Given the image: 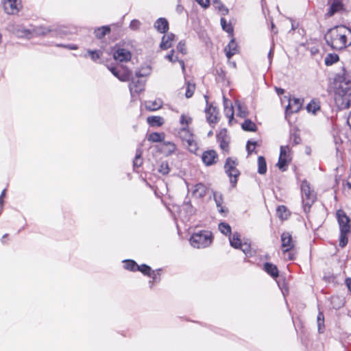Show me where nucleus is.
Here are the masks:
<instances>
[{"label": "nucleus", "mask_w": 351, "mask_h": 351, "mask_svg": "<svg viewBox=\"0 0 351 351\" xmlns=\"http://www.w3.org/2000/svg\"><path fill=\"white\" fill-rule=\"evenodd\" d=\"M335 102L341 109L351 106V77L343 69L335 77Z\"/></svg>", "instance_id": "1"}, {"label": "nucleus", "mask_w": 351, "mask_h": 351, "mask_svg": "<svg viewBox=\"0 0 351 351\" xmlns=\"http://www.w3.org/2000/svg\"><path fill=\"white\" fill-rule=\"evenodd\" d=\"M328 45L335 50H341L351 45V29L344 25L330 29L324 36Z\"/></svg>", "instance_id": "2"}, {"label": "nucleus", "mask_w": 351, "mask_h": 351, "mask_svg": "<svg viewBox=\"0 0 351 351\" xmlns=\"http://www.w3.org/2000/svg\"><path fill=\"white\" fill-rule=\"evenodd\" d=\"M212 241V234L208 231H199L194 233L190 238L191 245L197 249L208 247Z\"/></svg>", "instance_id": "3"}, {"label": "nucleus", "mask_w": 351, "mask_h": 351, "mask_svg": "<svg viewBox=\"0 0 351 351\" xmlns=\"http://www.w3.org/2000/svg\"><path fill=\"white\" fill-rule=\"evenodd\" d=\"M50 29L43 27L26 29L24 27H17L14 29V33L21 38H31L36 36H43L49 32Z\"/></svg>", "instance_id": "4"}, {"label": "nucleus", "mask_w": 351, "mask_h": 351, "mask_svg": "<svg viewBox=\"0 0 351 351\" xmlns=\"http://www.w3.org/2000/svg\"><path fill=\"white\" fill-rule=\"evenodd\" d=\"M238 162L234 160L231 158H228L224 165L225 171L230 178V182L232 187L236 186L240 176L239 170L236 168Z\"/></svg>", "instance_id": "5"}, {"label": "nucleus", "mask_w": 351, "mask_h": 351, "mask_svg": "<svg viewBox=\"0 0 351 351\" xmlns=\"http://www.w3.org/2000/svg\"><path fill=\"white\" fill-rule=\"evenodd\" d=\"M301 191L303 205L305 208H309L315 201L316 195L314 191L311 189L309 183L306 180L302 182Z\"/></svg>", "instance_id": "6"}, {"label": "nucleus", "mask_w": 351, "mask_h": 351, "mask_svg": "<svg viewBox=\"0 0 351 351\" xmlns=\"http://www.w3.org/2000/svg\"><path fill=\"white\" fill-rule=\"evenodd\" d=\"M178 134L180 138L186 142L189 151L195 152L197 149V146L192 130L189 128H180Z\"/></svg>", "instance_id": "7"}, {"label": "nucleus", "mask_w": 351, "mask_h": 351, "mask_svg": "<svg viewBox=\"0 0 351 351\" xmlns=\"http://www.w3.org/2000/svg\"><path fill=\"white\" fill-rule=\"evenodd\" d=\"M290 148L289 146H281L280 156L277 166L282 171H285L287 167L291 161Z\"/></svg>", "instance_id": "8"}, {"label": "nucleus", "mask_w": 351, "mask_h": 351, "mask_svg": "<svg viewBox=\"0 0 351 351\" xmlns=\"http://www.w3.org/2000/svg\"><path fill=\"white\" fill-rule=\"evenodd\" d=\"M337 218L339 222L340 231H350V219L343 210L337 211Z\"/></svg>", "instance_id": "9"}, {"label": "nucleus", "mask_w": 351, "mask_h": 351, "mask_svg": "<svg viewBox=\"0 0 351 351\" xmlns=\"http://www.w3.org/2000/svg\"><path fill=\"white\" fill-rule=\"evenodd\" d=\"M281 247L284 254L291 251L295 247V243L292 239L291 234L289 232H284L280 236Z\"/></svg>", "instance_id": "10"}, {"label": "nucleus", "mask_w": 351, "mask_h": 351, "mask_svg": "<svg viewBox=\"0 0 351 351\" xmlns=\"http://www.w3.org/2000/svg\"><path fill=\"white\" fill-rule=\"evenodd\" d=\"M4 10L9 14L19 12L21 8V0H3Z\"/></svg>", "instance_id": "11"}, {"label": "nucleus", "mask_w": 351, "mask_h": 351, "mask_svg": "<svg viewBox=\"0 0 351 351\" xmlns=\"http://www.w3.org/2000/svg\"><path fill=\"white\" fill-rule=\"evenodd\" d=\"M108 68L120 81L128 82L130 80L131 71L129 69L123 68V71H119L115 67L108 66Z\"/></svg>", "instance_id": "12"}, {"label": "nucleus", "mask_w": 351, "mask_h": 351, "mask_svg": "<svg viewBox=\"0 0 351 351\" xmlns=\"http://www.w3.org/2000/svg\"><path fill=\"white\" fill-rule=\"evenodd\" d=\"M218 155L215 150H207L203 152L202 160L206 166H210L217 162Z\"/></svg>", "instance_id": "13"}, {"label": "nucleus", "mask_w": 351, "mask_h": 351, "mask_svg": "<svg viewBox=\"0 0 351 351\" xmlns=\"http://www.w3.org/2000/svg\"><path fill=\"white\" fill-rule=\"evenodd\" d=\"M113 57L114 60L119 62H127L130 60L132 55L128 50L119 48L114 53Z\"/></svg>", "instance_id": "14"}, {"label": "nucleus", "mask_w": 351, "mask_h": 351, "mask_svg": "<svg viewBox=\"0 0 351 351\" xmlns=\"http://www.w3.org/2000/svg\"><path fill=\"white\" fill-rule=\"evenodd\" d=\"M205 112L206 119L210 123H215L218 121V111L215 107L210 105L206 108Z\"/></svg>", "instance_id": "15"}, {"label": "nucleus", "mask_w": 351, "mask_h": 351, "mask_svg": "<svg viewBox=\"0 0 351 351\" xmlns=\"http://www.w3.org/2000/svg\"><path fill=\"white\" fill-rule=\"evenodd\" d=\"M302 107V102L299 99L293 98L290 99L289 101V104L287 106L286 112L288 113H295L298 112Z\"/></svg>", "instance_id": "16"}, {"label": "nucleus", "mask_w": 351, "mask_h": 351, "mask_svg": "<svg viewBox=\"0 0 351 351\" xmlns=\"http://www.w3.org/2000/svg\"><path fill=\"white\" fill-rule=\"evenodd\" d=\"M129 88L131 95L133 96L134 93L138 94L144 89V83L139 80L132 78V82L130 83Z\"/></svg>", "instance_id": "17"}, {"label": "nucleus", "mask_w": 351, "mask_h": 351, "mask_svg": "<svg viewBox=\"0 0 351 351\" xmlns=\"http://www.w3.org/2000/svg\"><path fill=\"white\" fill-rule=\"evenodd\" d=\"M175 35L172 33L164 35L162 38L160 48L165 50L170 48L173 45Z\"/></svg>", "instance_id": "18"}, {"label": "nucleus", "mask_w": 351, "mask_h": 351, "mask_svg": "<svg viewBox=\"0 0 351 351\" xmlns=\"http://www.w3.org/2000/svg\"><path fill=\"white\" fill-rule=\"evenodd\" d=\"M343 9V3L341 0H333L330 8L328 12L326 15L328 16H333L336 12L340 11Z\"/></svg>", "instance_id": "19"}, {"label": "nucleus", "mask_w": 351, "mask_h": 351, "mask_svg": "<svg viewBox=\"0 0 351 351\" xmlns=\"http://www.w3.org/2000/svg\"><path fill=\"white\" fill-rule=\"evenodd\" d=\"M154 27L160 33H165L169 29V23L165 18H159L154 23Z\"/></svg>", "instance_id": "20"}, {"label": "nucleus", "mask_w": 351, "mask_h": 351, "mask_svg": "<svg viewBox=\"0 0 351 351\" xmlns=\"http://www.w3.org/2000/svg\"><path fill=\"white\" fill-rule=\"evenodd\" d=\"M264 270L271 277L277 278L279 276V271L276 265L271 263H265L263 265Z\"/></svg>", "instance_id": "21"}, {"label": "nucleus", "mask_w": 351, "mask_h": 351, "mask_svg": "<svg viewBox=\"0 0 351 351\" xmlns=\"http://www.w3.org/2000/svg\"><path fill=\"white\" fill-rule=\"evenodd\" d=\"M147 122L151 127H160L164 124L165 119L160 116H149L147 118Z\"/></svg>", "instance_id": "22"}, {"label": "nucleus", "mask_w": 351, "mask_h": 351, "mask_svg": "<svg viewBox=\"0 0 351 351\" xmlns=\"http://www.w3.org/2000/svg\"><path fill=\"white\" fill-rule=\"evenodd\" d=\"M229 241L230 245L235 249H241V239L239 232H234L232 235L230 236Z\"/></svg>", "instance_id": "23"}, {"label": "nucleus", "mask_w": 351, "mask_h": 351, "mask_svg": "<svg viewBox=\"0 0 351 351\" xmlns=\"http://www.w3.org/2000/svg\"><path fill=\"white\" fill-rule=\"evenodd\" d=\"M224 112L229 119V122L231 123L233 119L234 110L231 102L226 99H224Z\"/></svg>", "instance_id": "24"}, {"label": "nucleus", "mask_w": 351, "mask_h": 351, "mask_svg": "<svg viewBox=\"0 0 351 351\" xmlns=\"http://www.w3.org/2000/svg\"><path fill=\"white\" fill-rule=\"evenodd\" d=\"M176 149V146L171 142H164L162 147V152L167 156L172 154Z\"/></svg>", "instance_id": "25"}, {"label": "nucleus", "mask_w": 351, "mask_h": 351, "mask_svg": "<svg viewBox=\"0 0 351 351\" xmlns=\"http://www.w3.org/2000/svg\"><path fill=\"white\" fill-rule=\"evenodd\" d=\"M225 51H226V56L229 60L231 58V57L233 55H234L237 53V49L236 44L233 40H232L229 43L228 45L225 48Z\"/></svg>", "instance_id": "26"}, {"label": "nucleus", "mask_w": 351, "mask_h": 351, "mask_svg": "<svg viewBox=\"0 0 351 351\" xmlns=\"http://www.w3.org/2000/svg\"><path fill=\"white\" fill-rule=\"evenodd\" d=\"M267 172V163L265 158L262 156L258 158V173L264 175Z\"/></svg>", "instance_id": "27"}, {"label": "nucleus", "mask_w": 351, "mask_h": 351, "mask_svg": "<svg viewBox=\"0 0 351 351\" xmlns=\"http://www.w3.org/2000/svg\"><path fill=\"white\" fill-rule=\"evenodd\" d=\"M110 28L109 26H102L95 30V34L97 38L101 39L110 33Z\"/></svg>", "instance_id": "28"}, {"label": "nucleus", "mask_w": 351, "mask_h": 351, "mask_svg": "<svg viewBox=\"0 0 351 351\" xmlns=\"http://www.w3.org/2000/svg\"><path fill=\"white\" fill-rule=\"evenodd\" d=\"M162 106V102L160 100H155L154 101H147L145 103V108L149 110V111H154L159 108H160Z\"/></svg>", "instance_id": "29"}, {"label": "nucleus", "mask_w": 351, "mask_h": 351, "mask_svg": "<svg viewBox=\"0 0 351 351\" xmlns=\"http://www.w3.org/2000/svg\"><path fill=\"white\" fill-rule=\"evenodd\" d=\"M277 216L281 219H287L289 215V213L286 206L281 205L276 209Z\"/></svg>", "instance_id": "30"}, {"label": "nucleus", "mask_w": 351, "mask_h": 351, "mask_svg": "<svg viewBox=\"0 0 351 351\" xmlns=\"http://www.w3.org/2000/svg\"><path fill=\"white\" fill-rule=\"evenodd\" d=\"M219 230L224 235L231 236V227L230 226L225 222H221L218 225Z\"/></svg>", "instance_id": "31"}, {"label": "nucleus", "mask_w": 351, "mask_h": 351, "mask_svg": "<svg viewBox=\"0 0 351 351\" xmlns=\"http://www.w3.org/2000/svg\"><path fill=\"white\" fill-rule=\"evenodd\" d=\"M193 121L192 117L189 114H182L180 118V124L182 125L181 128H189V125L191 124Z\"/></svg>", "instance_id": "32"}, {"label": "nucleus", "mask_w": 351, "mask_h": 351, "mask_svg": "<svg viewBox=\"0 0 351 351\" xmlns=\"http://www.w3.org/2000/svg\"><path fill=\"white\" fill-rule=\"evenodd\" d=\"M320 109L319 102L317 100L313 99L306 106V110L309 112L315 114Z\"/></svg>", "instance_id": "33"}, {"label": "nucleus", "mask_w": 351, "mask_h": 351, "mask_svg": "<svg viewBox=\"0 0 351 351\" xmlns=\"http://www.w3.org/2000/svg\"><path fill=\"white\" fill-rule=\"evenodd\" d=\"M339 60V56L336 53H328L324 60L325 64L330 66L334 63L338 62Z\"/></svg>", "instance_id": "34"}, {"label": "nucleus", "mask_w": 351, "mask_h": 351, "mask_svg": "<svg viewBox=\"0 0 351 351\" xmlns=\"http://www.w3.org/2000/svg\"><path fill=\"white\" fill-rule=\"evenodd\" d=\"M257 129L256 124L250 119H245L243 122V130L250 132H255Z\"/></svg>", "instance_id": "35"}, {"label": "nucleus", "mask_w": 351, "mask_h": 351, "mask_svg": "<svg viewBox=\"0 0 351 351\" xmlns=\"http://www.w3.org/2000/svg\"><path fill=\"white\" fill-rule=\"evenodd\" d=\"M147 139L149 141L153 143L162 142L164 139V134L158 132H152L148 136Z\"/></svg>", "instance_id": "36"}, {"label": "nucleus", "mask_w": 351, "mask_h": 351, "mask_svg": "<svg viewBox=\"0 0 351 351\" xmlns=\"http://www.w3.org/2000/svg\"><path fill=\"white\" fill-rule=\"evenodd\" d=\"M193 194L197 197H202L206 194V187L202 184H197L195 186Z\"/></svg>", "instance_id": "37"}, {"label": "nucleus", "mask_w": 351, "mask_h": 351, "mask_svg": "<svg viewBox=\"0 0 351 351\" xmlns=\"http://www.w3.org/2000/svg\"><path fill=\"white\" fill-rule=\"evenodd\" d=\"M243 253H244L247 256H252L255 254L256 252L252 248L250 243L245 241L243 243Z\"/></svg>", "instance_id": "38"}, {"label": "nucleus", "mask_w": 351, "mask_h": 351, "mask_svg": "<svg viewBox=\"0 0 351 351\" xmlns=\"http://www.w3.org/2000/svg\"><path fill=\"white\" fill-rule=\"evenodd\" d=\"M213 5L223 15L228 12V10L219 0H213Z\"/></svg>", "instance_id": "39"}, {"label": "nucleus", "mask_w": 351, "mask_h": 351, "mask_svg": "<svg viewBox=\"0 0 351 351\" xmlns=\"http://www.w3.org/2000/svg\"><path fill=\"white\" fill-rule=\"evenodd\" d=\"M124 267L130 271H136L138 269V265L132 260H128L124 261Z\"/></svg>", "instance_id": "40"}, {"label": "nucleus", "mask_w": 351, "mask_h": 351, "mask_svg": "<svg viewBox=\"0 0 351 351\" xmlns=\"http://www.w3.org/2000/svg\"><path fill=\"white\" fill-rule=\"evenodd\" d=\"M142 149L141 148L137 149L135 158L134 160V166L138 167L142 165Z\"/></svg>", "instance_id": "41"}, {"label": "nucleus", "mask_w": 351, "mask_h": 351, "mask_svg": "<svg viewBox=\"0 0 351 351\" xmlns=\"http://www.w3.org/2000/svg\"><path fill=\"white\" fill-rule=\"evenodd\" d=\"M350 232L340 231L339 246L344 247L348 243V234Z\"/></svg>", "instance_id": "42"}, {"label": "nucleus", "mask_w": 351, "mask_h": 351, "mask_svg": "<svg viewBox=\"0 0 351 351\" xmlns=\"http://www.w3.org/2000/svg\"><path fill=\"white\" fill-rule=\"evenodd\" d=\"M195 89V84L188 82L186 84V90L185 93V96L187 98H190L193 95L194 91Z\"/></svg>", "instance_id": "43"}, {"label": "nucleus", "mask_w": 351, "mask_h": 351, "mask_svg": "<svg viewBox=\"0 0 351 351\" xmlns=\"http://www.w3.org/2000/svg\"><path fill=\"white\" fill-rule=\"evenodd\" d=\"M170 168L167 162H162L159 166L158 171L163 174L167 175L169 173Z\"/></svg>", "instance_id": "44"}, {"label": "nucleus", "mask_w": 351, "mask_h": 351, "mask_svg": "<svg viewBox=\"0 0 351 351\" xmlns=\"http://www.w3.org/2000/svg\"><path fill=\"white\" fill-rule=\"evenodd\" d=\"M136 271H140L145 275H147L148 276H152V274H151L152 269L149 266H148L147 265L143 264L141 265H138V269H137Z\"/></svg>", "instance_id": "45"}, {"label": "nucleus", "mask_w": 351, "mask_h": 351, "mask_svg": "<svg viewBox=\"0 0 351 351\" xmlns=\"http://www.w3.org/2000/svg\"><path fill=\"white\" fill-rule=\"evenodd\" d=\"M218 141L219 142V145L221 149L223 151L227 152L228 151V141L225 138L219 136Z\"/></svg>", "instance_id": "46"}, {"label": "nucleus", "mask_w": 351, "mask_h": 351, "mask_svg": "<svg viewBox=\"0 0 351 351\" xmlns=\"http://www.w3.org/2000/svg\"><path fill=\"white\" fill-rule=\"evenodd\" d=\"M221 25L222 29L227 32L228 33H231L232 32V27L230 23H228L226 20L224 18L221 19Z\"/></svg>", "instance_id": "47"}, {"label": "nucleus", "mask_w": 351, "mask_h": 351, "mask_svg": "<svg viewBox=\"0 0 351 351\" xmlns=\"http://www.w3.org/2000/svg\"><path fill=\"white\" fill-rule=\"evenodd\" d=\"M87 53L90 56L91 59L94 62H97L100 58V56L101 54V53L99 51H96V50H95V51L88 50L87 51Z\"/></svg>", "instance_id": "48"}, {"label": "nucleus", "mask_w": 351, "mask_h": 351, "mask_svg": "<svg viewBox=\"0 0 351 351\" xmlns=\"http://www.w3.org/2000/svg\"><path fill=\"white\" fill-rule=\"evenodd\" d=\"M256 145V142L254 141H248L246 145V149L248 152V154H250L252 152H253L255 149Z\"/></svg>", "instance_id": "49"}, {"label": "nucleus", "mask_w": 351, "mask_h": 351, "mask_svg": "<svg viewBox=\"0 0 351 351\" xmlns=\"http://www.w3.org/2000/svg\"><path fill=\"white\" fill-rule=\"evenodd\" d=\"M317 319L318 330L319 332H321L322 325H324V316L323 313L319 312L318 313Z\"/></svg>", "instance_id": "50"}, {"label": "nucleus", "mask_w": 351, "mask_h": 351, "mask_svg": "<svg viewBox=\"0 0 351 351\" xmlns=\"http://www.w3.org/2000/svg\"><path fill=\"white\" fill-rule=\"evenodd\" d=\"M178 50L182 54L186 53V49L185 47V43L182 40L180 41L177 46Z\"/></svg>", "instance_id": "51"}, {"label": "nucleus", "mask_w": 351, "mask_h": 351, "mask_svg": "<svg viewBox=\"0 0 351 351\" xmlns=\"http://www.w3.org/2000/svg\"><path fill=\"white\" fill-rule=\"evenodd\" d=\"M141 22L138 20L134 19L130 24V27L133 30L138 29L141 26Z\"/></svg>", "instance_id": "52"}, {"label": "nucleus", "mask_w": 351, "mask_h": 351, "mask_svg": "<svg viewBox=\"0 0 351 351\" xmlns=\"http://www.w3.org/2000/svg\"><path fill=\"white\" fill-rule=\"evenodd\" d=\"M173 53H174V50H171V51H170V53L166 56V58H167L169 61H170V62H176L177 60H178V58L177 56H173Z\"/></svg>", "instance_id": "53"}, {"label": "nucleus", "mask_w": 351, "mask_h": 351, "mask_svg": "<svg viewBox=\"0 0 351 351\" xmlns=\"http://www.w3.org/2000/svg\"><path fill=\"white\" fill-rule=\"evenodd\" d=\"M214 199H215V202L216 203V206H221V205L222 204V198H221V195H218L217 194L215 193Z\"/></svg>", "instance_id": "54"}, {"label": "nucleus", "mask_w": 351, "mask_h": 351, "mask_svg": "<svg viewBox=\"0 0 351 351\" xmlns=\"http://www.w3.org/2000/svg\"><path fill=\"white\" fill-rule=\"evenodd\" d=\"M218 208V212L223 216H226L228 213V209L226 208L224 206L221 205V206H217Z\"/></svg>", "instance_id": "55"}, {"label": "nucleus", "mask_w": 351, "mask_h": 351, "mask_svg": "<svg viewBox=\"0 0 351 351\" xmlns=\"http://www.w3.org/2000/svg\"><path fill=\"white\" fill-rule=\"evenodd\" d=\"M197 2L203 8H206L209 5V0H196Z\"/></svg>", "instance_id": "56"}, {"label": "nucleus", "mask_w": 351, "mask_h": 351, "mask_svg": "<svg viewBox=\"0 0 351 351\" xmlns=\"http://www.w3.org/2000/svg\"><path fill=\"white\" fill-rule=\"evenodd\" d=\"M346 284L348 289L351 292V278H346Z\"/></svg>", "instance_id": "57"}, {"label": "nucleus", "mask_w": 351, "mask_h": 351, "mask_svg": "<svg viewBox=\"0 0 351 351\" xmlns=\"http://www.w3.org/2000/svg\"><path fill=\"white\" fill-rule=\"evenodd\" d=\"M184 10V7L180 5V4H178L177 6H176V12L179 14L182 13V11Z\"/></svg>", "instance_id": "58"}, {"label": "nucleus", "mask_w": 351, "mask_h": 351, "mask_svg": "<svg viewBox=\"0 0 351 351\" xmlns=\"http://www.w3.org/2000/svg\"><path fill=\"white\" fill-rule=\"evenodd\" d=\"M151 274H152V276H150L151 278H152L153 279V281H157L158 280V274L154 271H151Z\"/></svg>", "instance_id": "59"}, {"label": "nucleus", "mask_w": 351, "mask_h": 351, "mask_svg": "<svg viewBox=\"0 0 351 351\" xmlns=\"http://www.w3.org/2000/svg\"><path fill=\"white\" fill-rule=\"evenodd\" d=\"M300 136H298V135L295 134L294 135V138H293V143L296 145V144L300 143Z\"/></svg>", "instance_id": "60"}, {"label": "nucleus", "mask_w": 351, "mask_h": 351, "mask_svg": "<svg viewBox=\"0 0 351 351\" xmlns=\"http://www.w3.org/2000/svg\"><path fill=\"white\" fill-rule=\"evenodd\" d=\"M287 253L289 256L288 258L289 260H293L295 258L294 255L291 252V251L288 252Z\"/></svg>", "instance_id": "61"}, {"label": "nucleus", "mask_w": 351, "mask_h": 351, "mask_svg": "<svg viewBox=\"0 0 351 351\" xmlns=\"http://www.w3.org/2000/svg\"><path fill=\"white\" fill-rule=\"evenodd\" d=\"M238 112H237V116H241V106L240 104H238Z\"/></svg>", "instance_id": "62"}, {"label": "nucleus", "mask_w": 351, "mask_h": 351, "mask_svg": "<svg viewBox=\"0 0 351 351\" xmlns=\"http://www.w3.org/2000/svg\"><path fill=\"white\" fill-rule=\"evenodd\" d=\"M179 62H180V64L182 66V70L184 71V61L183 60H179Z\"/></svg>", "instance_id": "63"}, {"label": "nucleus", "mask_w": 351, "mask_h": 351, "mask_svg": "<svg viewBox=\"0 0 351 351\" xmlns=\"http://www.w3.org/2000/svg\"><path fill=\"white\" fill-rule=\"evenodd\" d=\"M5 191H6V190H5V189H4V190L2 191L1 194L0 195V197H1V199H2V200H3V197H4V196H5Z\"/></svg>", "instance_id": "64"}]
</instances>
